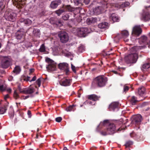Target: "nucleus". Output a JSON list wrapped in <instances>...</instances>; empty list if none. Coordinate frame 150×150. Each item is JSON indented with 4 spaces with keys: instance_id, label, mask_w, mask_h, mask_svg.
Wrapping results in <instances>:
<instances>
[{
    "instance_id": "nucleus-12",
    "label": "nucleus",
    "mask_w": 150,
    "mask_h": 150,
    "mask_svg": "<svg viewBox=\"0 0 150 150\" xmlns=\"http://www.w3.org/2000/svg\"><path fill=\"white\" fill-rule=\"evenodd\" d=\"M25 32L22 30H19L15 34L16 38L18 40H21L20 42L23 41Z\"/></svg>"
},
{
    "instance_id": "nucleus-13",
    "label": "nucleus",
    "mask_w": 150,
    "mask_h": 150,
    "mask_svg": "<svg viewBox=\"0 0 150 150\" xmlns=\"http://www.w3.org/2000/svg\"><path fill=\"white\" fill-rule=\"evenodd\" d=\"M13 4L18 8L22 7L25 4L26 0H12Z\"/></svg>"
},
{
    "instance_id": "nucleus-2",
    "label": "nucleus",
    "mask_w": 150,
    "mask_h": 150,
    "mask_svg": "<svg viewBox=\"0 0 150 150\" xmlns=\"http://www.w3.org/2000/svg\"><path fill=\"white\" fill-rule=\"evenodd\" d=\"M108 81L107 78L103 76L100 75L94 78L92 82V86L98 87H103L105 86Z\"/></svg>"
},
{
    "instance_id": "nucleus-37",
    "label": "nucleus",
    "mask_w": 150,
    "mask_h": 150,
    "mask_svg": "<svg viewBox=\"0 0 150 150\" xmlns=\"http://www.w3.org/2000/svg\"><path fill=\"white\" fill-rule=\"evenodd\" d=\"M55 25L57 27H60L63 25V23L60 20H57L55 23Z\"/></svg>"
},
{
    "instance_id": "nucleus-31",
    "label": "nucleus",
    "mask_w": 150,
    "mask_h": 150,
    "mask_svg": "<svg viewBox=\"0 0 150 150\" xmlns=\"http://www.w3.org/2000/svg\"><path fill=\"white\" fill-rule=\"evenodd\" d=\"M21 71V69L19 66H17L15 67L13 71V72L16 74H18Z\"/></svg>"
},
{
    "instance_id": "nucleus-32",
    "label": "nucleus",
    "mask_w": 150,
    "mask_h": 150,
    "mask_svg": "<svg viewBox=\"0 0 150 150\" xmlns=\"http://www.w3.org/2000/svg\"><path fill=\"white\" fill-rule=\"evenodd\" d=\"M33 33L36 36L40 37V33L39 29H34L33 30Z\"/></svg>"
},
{
    "instance_id": "nucleus-52",
    "label": "nucleus",
    "mask_w": 150,
    "mask_h": 150,
    "mask_svg": "<svg viewBox=\"0 0 150 150\" xmlns=\"http://www.w3.org/2000/svg\"><path fill=\"white\" fill-rule=\"evenodd\" d=\"M144 47V46H139L137 47H134L133 48V49H135L136 51H137V49H141L143 48Z\"/></svg>"
},
{
    "instance_id": "nucleus-57",
    "label": "nucleus",
    "mask_w": 150,
    "mask_h": 150,
    "mask_svg": "<svg viewBox=\"0 0 150 150\" xmlns=\"http://www.w3.org/2000/svg\"><path fill=\"white\" fill-rule=\"evenodd\" d=\"M83 2H84L86 4H88L90 2V0H83Z\"/></svg>"
},
{
    "instance_id": "nucleus-44",
    "label": "nucleus",
    "mask_w": 150,
    "mask_h": 150,
    "mask_svg": "<svg viewBox=\"0 0 150 150\" xmlns=\"http://www.w3.org/2000/svg\"><path fill=\"white\" fill-rule=\"evenodd\" d=\"M57 19L56 18H52L50 19V23L52 24L55 25V23L56 22H57Z\"/></svg>"
},
{
    "instance_id": "nucleus-48",
    "label": "nucleus",
    "mask_w": 150,
    "mask_h": 150,
    "mask_svg": "<svg viewBox=\"0 0 150 150\" xmlns=\"http://www.w3.org/2000/svg\"><path fill=\"white\" fill-rule=\"evenodd\" d=\"M41 78H39L36 81V83L38 85L39 87H40V86L41 82Z\"/></svg>"
},
{
    "instance_id": "nucleus-6",
    "label": "nucleus",
    "mask_w": 150,
    "mask_h": 150,
    "mask_svg": "<svg viewBox=\"0 0 150 150\" xmlns=\"http://www.w3.org/2000/svg\"><path fill=\"white\" fill-rule=\"evenodd\" d=\"M58 36L60 38L61 42L62 43H66L69 40L68 34L65 31H61L59 32L58 33Z\"/></svg>"
},
{
    "instance_id": "nucleus-61",
    "label": "nucleus",
    "mask_w": 150,
    "mask_h": 150,
    "mask_svg": "<svg viewBox=\"0 0 150 150\" xmlns=\"http://www.w3.org/2000/svg\"><path fill=\"white\" fill-rule=\"evenodd\" d=\"M36 78H36V76H34L33 78L30 81V82H31L32 81H35L36 80Z\"/></svg>"
},
{
    "instance_id": "nucleus-5",
    "label": "nucleus",
    "mask_w": 150,
    "mask_h": 150,
    "mask_svg": "<svg viewBox=\"0 0 150 150\" xmlns=\"http://www.w3.org/2000/svg\"><path fill=\"white\" fill-rule=\"evenodd\" d=\"M138 58V54L136 53L129 54L125 57V61L128 64L135 63Z\"/></svg>"
},
{
    "instance_id": "nucleus-29",
    "label": "nucleus",
    "mask_w": 150,
    "mask_h": 150,
    "mask_svg": "<svg viewBox=\"0 0 150 150\" xmlns=\"http://www.w3.org/2000/svg\"><path fill=\"white\" fill-rule=\"evenodd\" d=\"M110 19L112 20L114 22H117L118 21L119 18L117 17L115 14L113 13L112 14L110 17Z\"/></svg>"
},
{
    "instance_id": "nucleus-18",
    "label": "nucleus",
    "mask_w": 150,
    "mask_h": 150,
    "mask_svg": "<svg viewBox=\"0 0 150 150\" xmlns=\"http://www.w3.org/2000/svg\"><path fill=\"white\" fill-rule=\"evenodd\" d=\"M61 3L62 1L61 0L53 1L51 2L50 4V6L52 8H55L57 7L58 5L61 4Z\"/></svg>"
},
{
    "instance_id": "nucleus-23",
    "label": "nucleus",
    "mask_w": 150,
    "mask_h": 150,
    "mask_svg": "<svg viewBox=\"0 0 150 150\" xmlns=\"http://www.w3.org/2000/svg\"><path fill=\"white\" fill-rule=\"evenodd\" d=\"M98 27L100 29L108 28V23L106 22H103L98 24Z\"/></svg>"
},
{
    "instance_id": "nucleus-10",
    "label": "nucleus",
    "mask_w": 150,
    "mask_h": 150,
    "mask_svg": "<svg viewBox=\"0 0 150 150\" xmlns=\"http://www.w3.org/2000/svg\"><path fill=\"white\" fill-rule=\"evenodd\" d=\"M58 67L61 70L64 71L67 75L69 73V67L68 64L66 63H59L58 65Z\"/></svg>"
},
{
    "instance_id": "nucleus-1",
    "label": "nucleus",
    "mask_w": 150,
    "mask_h": 150,
    "mask_svg": "<svg viewBox=\"0 0 150 150\" xmlns=\"http://www.w3.org/2000/svg\"><path fill=\"white\" fill-rule=\"evenodd\" d=\"M112 123H109L108 120L101 122L96 129V131L99 133L101 135L105 136L114 134L117 131H121L122 128Z\"/></svg>"
},
{
    "instance_id": "nucleus-28",
    "label": "nucleus",
    "mask_w": 150,
    "mask_h": 150,
    "mask_svg": "<svg viewBox=\"0 0 150 150\" xmlns=\"http://www.w3.org/2000/svg\"><path fill=\"white\" fill-rule=\"evenodd\" d=\"M150 67L149 63H146L143 64L141 69L142 71H144L145 70L149 68Z\"/></svg>"
},
{
    "instance_id": "nucleus-62",
    "label": "nucleus",
    "mask_w": 150,
    "mask_h": 150,
    "mask_svg": "<svg viewBox=\"0 0 150 150\" xmlns=\"http://www.w3.org/2000/svg\"><path fill=\"white\" fill-rule=\"evenodd\" d=\"M27 114H28V115L29 117H31V112L30 111L28 110V111Z\"/></svg>"
},
{
    "instance_id": "nucleus-21",
    "label": "nucleus",
    "mask_w": 150,
    "mask_h": 150,
    "mask_svg": "<svg viewBox=\"0 0 150 150\" xmlns=\"http://www.w3.org/2000/svg\"><path fill=\"white\" fill-rule=\"evenodd\" d=\"M147 37L145 35H143L140 37L139 40L140 44H145L147 43Z\"/></svg>"
},
{
    "instance_id": "nucleus-7",
    "label": "nucleus",
    "mask_w": 150,
    "mask_h": 150,
    "mask_svg": "<svg viewBox=\"0 0 150 150\" xmlns=\"http://www.w3.org/2000/svg\"><path fill=\"white\" fill-rule=\"evenodd\" d=\"M5 18L7 20L14 21L16 17V14L12 11H7L4 15Z\"/></svg>"
},
{
    "instance_id": "nucleus-27",
    "label": "nucleus",
    "mask_w": 150,
    "mask_h": 150,
    "mask_svg": "<svg viewBox=\"0 0 150 150\" xmlns=\"http://www.w3.org/2000/svg\"><path fill=\"white\" fill-rule=\"evenodd\" d=\"M138 101L137 98L134 96H132L130 100V103L132 105H135Z\"/></svg>"
},
{
    "instance_id": "nucleus-22",
    "label": "nucleus",
    "mask_w": 150,
    "mask_h": 150,
    "mask_svg": "<svg viewBox=\"0 0 150 150\" xmlns=\"http://www.w3.org/2000/svg\"><path fill=\"white\" fill-rule=\"evenodd\" d=\"M118 106V103L117 102L112 103L109 105V109L110 110H114L117 108Z\"/></svg>"
},
{
    "instance_id": "nucleus-35",
    "label": "nucleus",
    "mask_w": 150,
    "mask_h": 150,
    "mask_svg": "<svg viewBox=\"0 0 150 150\" xmlns=\"http://www.w3.org/2000/svg\"><path fill=\"white\" fill-rule=\"evenodd\" d=\"M65 11V10L64 9V8L63 9H60L57 10L55 11V13H56L58 16H59L61 15V14Z\"/></svg>"
},
{
    "instance_id": "nucleus-54",
    "label": "nucleus",
    "mask_w": 150,
    "mask_h": 150,
    "mask_svg": "<svg viewBox=\"0 0 150 150\" xmlns=\"http://www.w3.org/2000/svg\"><path fill=\"white\" fill-rule=\"evenodd\" d=\"M71 68L72 71L74 73H76V68L72 64H71Z\"/></svg>"
},
{
    "instance_id": "nucleus-30",
    "label": "nucleus",
    "mask_w": 150,
    "mask_h": 150,
    "mask_svg": "<svg viewBox=\"0 0 150 150\" xmlns=\"http://www.w3.org/2000/svg\"><path fill=\"white\" fill-rule=\"evenodd\" d=\"M75 5L81 6L83 5V0H73Z\"/></svg>"
},
{
    "instance_id": "nucleus-24",
    "label": "nucleus",
    "mask_w": 150,
    "mask_h": 150,
    "mask_svg": "<svg viewBox=\"0 0 150 150\" xmlns=\"http://www.w3.org/2000/svg\"><path fill=\"white\" fill-rule=\"evenodd\" d=\"M63 8L65 10V11L72 12L74 10V8L71 7L70 5H64Z\"/></svg>"
},
{
    "instance_id": "nucleus-8",
    "label": "nucleus",
    "mask_w": 150,
    "mask_h": 150,
    "mask_svg": "<svg viewBox=\"0 0 150 150\" xmlns=\"http://www.w3.org/2000/svg\"><path fill=\"white\" fill-rule=\"evenodd\" d=\"M46 61L48 63L46 68L49 71H53L56 70V64L54 61L49 58H47L46 59Z\"/></svg>"
},
{
    "instance_id": "nucleus-38",
    "label": "nucleus",
    "mask_w": 150,
    "mask_h": 150,
    "mask_svg": "<svg viewBox=\"0 0 150 150\" xmlns=\"http://www.w3.org/2000/svg\"><path fill=\"white\" fill-rule=\"evenodd\" d=\"M30 77L29 76H27L26 77L25 76H23L21 77V79H23V80L28 81H30Z\"/></svg>"
},
{
    "instance_id": "nucleus-53",
    "label": "nucleus",
    "mask_w": 150,
    "mask_h": 150,
    "mask_svg": "<svg viewBox=\"0 0 150 150\" xmlns=\"http://www.w3.org/2000/svg\"><path fill=\"white\" fill-rule=\"evenodd\" d=\"M18 90L20 91V92L21 93H23V91H24V89H21V88L20 86H18Z\"/></svg>"
},
{
    "instance_id": "nucleus-17",
    "label": "nucleus",
    "mask_w": 150,
    "mask_h": 150,
    "mask_svg": "<svg viewBox=\"0 0 150 150\" xmlns=\"http://www.w3.org/2000/svg\"><path fill=\"white\" fill-rule=\"evenodd\" d=\"M100 98V96L95 94H91L87 96V98L88 99L91 100L94 102L99 100Z\"/></svg>"
},
{
    "instance_id": "nucleus-40",
    "label": "nucleus",
    "mask_w": 150,
    "mask_h": 150,
    "mask_svg": "<svg viewBox=\"0 0 150 150\" xmlns=\"http://www.w3.org/2000/svg\"><path fill=\"white\" fill-rule=\"evenodd\" d=\"M133 144L132 142L131 141H129L127 142L125 145L126 147H129Z\"/></svg>"
},
{
    "instance_id": "nucleus-4",
    "label": "nucleus",
    "mask_w": 150,
    "mask_h": 150,
    "mask_svg": "<svg viewBox=\"0 0 150 150\" xmlns=\"http://www.w3.org/2000/svg\"><path fill=\"white\" fill-rule=\"evenodd\" d=\"M73 33L77 36L84 37L87 34L89 33V31L87 28H81L74 30Z\"/></svg>"
},
{
    "instance_id": "nucleus-26",
    "label": "nucleus",
    "mask_w": 150,
    "mask_h": 150,
    "mask_svg": "<svg viewBox=\"0 0 150 150\" xmlns=\"http://www.w3.org/2000/svg\"><path fill=\"white\" fill-rule=\"evenodd\" d=\"M145 89L143 87H139L138 90V94L141 96H142L144 94Z\"/></svg>"
},
{
    "instance_id": "nucleus-55",
    "label": "nucleus",
    "mask_w": 150,
    "mask_h": 150,
    "mask_svg": "<svg viewBox=\"0 0 150 150\" xmlns=\"http://www.w3.org/2000/svg\"><path fill=\"white\" fill-rule=\"evenodd\" d=\"M4 6L3 2L0 1V10H2L4 7Z\"/></svg>"
},
{
    "instance_id": "nucleus-43",
    "label": "nucleus",
    "mask_w": 150,
    "mask_h": 150,
    "mask_svg": "<svg viewBox=\"0 0 150 150\" xmlns=\"http://www.w3.org/2000/svg\"><path fill=\"white\" fill-rule=\"evenodd\" d=\"M6 109L5 107H0V114H3L5 112Z\"/></svg>"
},
{
    "instance_id": "nucleus-51",
    "label": "nucleus",
    "mask_w": 150,
    "mask_h": 150,
    "mask_svg": "<svg viewBox=\"0 0 150 150\" xmlns=\"http://www.w3.org/2000/svg\"><path fill=\"white\" fill-rule=\"evenodd\" d=\"M129 5V2H126L123 3L122 4V7H127Z\"/></svg>"
},
{
    "instance_id": "nucleus-56",
    "label": "nucleus",
    "mask_w": 150,
    "mask_h": 150,
    "mask_svg": "<svg viewBox=\"0 0 150 150\" xmlns=\"http://www.w3.org/2000/svg\"><path fill=\"white\" fill-rule=\"evenodd\" d=\"M82 91V89H79L78 91V97L79 98H80V96L81 94V91Z\"/></svg>"
},
{
    "instance_id": "nucleus-41",
    "label": "nucleus",
    "mask_w": 150,
    "mask_h": 150,
    "mask_svg": "<svg viewBox=\"0 0 150 150\" xmlns=\"http://www.w3.org/2000/svg\"><path fill=\"white\" fill-rule=\"evenodd\" d=\"M75 105H70L67 108H66V110L67 111H71L72 110L74 107H75Z\"/></svg>"
},
{
    "instance_id": "nucleus-11",
    "label": "nucleus",
    "mask_w": 150,
    "mask_h": 150,
    "mask_svg": "<svg viewBox=\"0 0 150 150\" xmlns=\"http://www.w3.org/2000/svg\"><path fill=\"white\" fill-rule=\"evenodd\" d=\"M142 120V116L140 114H137L133 117L132 122L135 125H138L140 123Z\"/></svg>"
},
{
    "instance_id": "nucleus-14",
    "label": "nucleus",
    "mask_w": 150,
    "mask_h": 150,
    "mask_svg": "<svg viewBox=\"0 0 150 150\" xmlns=\"http://www.w3.org/2000/svg\"><path fill=\"white\" fill-rule=\"evenodd\" d=\"M71 82V79H67L63 78L59 82L60 85L63 86H70Z\"/></svg>"
},
{
    "instance_id": "nucleus-64",
    "label": "nucleus",
    "mask_w": 150,
    "mask_h": 150,
    "mask_svg": "<svg viewBox=\"0 0 150 150\" xmlns=\"http://www.w3.org/2000/svg\"><path fill=\"white\" fill-rule=\"evenodd\" d=\"M88 103L89 104L93 105L95 104V103H93L92 101H90L88 102Z\"/></svg>"
},
{
    "instance_id": "nucleus-20",
    "label": "nucleus",
    "mask_w": 150,
    "mask_h": 150,
    "mask_svg": "<svg viewBox=\"0 0 150 150\" xmlns=\"http://www.w3.org/2000/svg\"><path fill=\"white\" fill-rule=\"evenodd\" d=\"M35 91V89L33 87H29L25 88L24 91H23V94H31L33 93Z\"/></svg>"
},
{
    "instance_id": "nucleus-47",
    "label": "nucleus",
    "mask_w": 150,
    "mask_h": 150,
    "mask_svg": "<svg viewBox=\"0 0 150 150\" xmlns=\"http://www.w3.org/2000/svg\"><path fill=\"white\" fill-rule=\"evenodd\" d=\"M13 96L16 99H17L19 98V96L16 91H14L13 94Z\"/></svg>"
},
{
    "instance_id": "nucleus-25",
    "label": "nucleus",
    "mask_w": 150,
    "mask_h": 150,
    "mask_svg": "<svg viewBox=\"0 0 150 150\" xmlns=\"http://www.w3.org/2000/svg\"><path fill=\"white\" fill-rule=\"evenodd\" d=\"M142 20L146 21L150 20V14L148 12L144 13L142 16Z\"/></svg>"
},
{
    "instance_id": "nucleus-46",
    "label": "nucleus",
    "mask_w": 150,
    "mask_h": 150,
    "mask_svg": "<svg viewBox=\"0 0 150 150\" xmlns=\"http://www.w3.org/2000/svg\"><path fill=\"white\" fill-rule=\"evenodd\" d=\"M69 18V15L68 14H66L62 16L63 19L65 21L67 20Z\"/></svg>"
},
{
    "instance_id": "nucleus-49",
    "label": "nucleus",
    "mask_w": 150,
    "mask_h": 150,
    "mask_svg": "<svg viewBox=\"0 0 150 150\" xmlns=\"http://www.w3.org/2000/svg\"><path fill=\"white\" fill-rule=\"evenodd\" d=\"M6 89V87L5 86H4L3 85H0V91H5Z\"/></svg>"
},
{
    "instance_id": "nucleus-15",
    "label": "nucleus",
    "mask_w": 150,
    "mask_h": 150,
    "mask_svg": "<svg viewBox=\"0 0 150 150\" xmlns=\"http://www.w3.org/2000/svg\"><path fill=\"white\" fill-rule=\"evenodd\" d=\"M142 32V29L140 26L136 25L133 27L132 33L133 34L139 36L141 34Z\"/></svg>"
},
{
    "instance_id": "nucleus-9",
    "label": "nucleus",
    "mask_w": 150,
    "mask_h": 150,
    "mask_svg": "<svg viewBox=\"0 0 150 150\" xmlns=\"http://www.w3.org/2000/svg\"><path fill=\"white\" fill-rule=\"evenodd\" d=\"M11 64L10 59L6 57H3L1 59V65L2 68L6 69L8 68Z\"/></svg>"
},
{
    "instance_id": "nucleus-36",
    "label": "nucleus",
    "mask_w": 150,
    "mask_h": 150,
    "mask_svg": "<svg viewBox=\"0 0 150 150\" xmlns=\"http://www.w3.org/2000/svg\"><path fill=\"white\" fill-rule=\"evenodd\" d=\"M14 111L13 108H11L9 109V115L11 118H12L14 116Z\"/></svg>"
},
{
    "instance_id": "nucleus-33",
    "label": "nucleus",
    "mask_w": 150,
    "mask_h": 150,
    "mask_svg": "<svg viewBox=\"0 0 150 150\" xmlns=\"http://www.w3.org/2000/svg\"><path fill=\"white\" fill-rule=\"evenodd\" d=\"M141 134L140 133H136L134 132H133L130 133V136L131 137H135L137 138H139L140 137Z\"/></svg>"
},
{
    "instance_id": "nucleus-16",
    "label": "nucleus",
    "mask_w": 150,
    "mask_h": 150,
    "mask_svg": "<svg viewBox=\"0 0 150 150\" xmlns=\"http://www.w3.org/2000/svg\"><path fill=\"white\" fill-rule=\"evenodd\" d=\"M20 23H23L26 26H29L31 24L32 21L28 18H21L18 21V24Z\"/></svg>"
},
{
    "instance_id": "nucleus-42",
    "label": "nucleus",
    "mask_w": 150,
    "mask_h": 150,
    "mask_svg": "<svg viewBox=\"0 0 150 150\" xmlns=\"http://www.w3.org/2000/svg\"><path fill=\"white\" fill-rule=\"evenodd\" d=\"M78 51L79 52H82L85 50V47L83 45H81L78 47Z\"/></svg>"
},
{
    "instance_id": "nucleus-34",
    "label": "nucleus",
    "mask_w": 150,
    "mask_h": 150,
    "mask_svg": "<svg viewBox=\"0 0 150 150\" xmlns=\"http://www.w3.org/2000/svg\"><path fill=\"white\" fill-rule=\"evenodd\" d=\"M96 19L93 18H88L86 20V22L88 24L90 25L91 23H94L96 21Z\"/></svg>"
},
{
    "instance_id": "nucleus-60",
    "label": "nucleus",
    "mask_w": 150,
    "mask_h": 150,
    "mask_svg": "<svg viewBox=\"0 0 150 150\" xmlns=\"http://www.w3.org/2000/svg\"><path fill=\"white\" fill-rule=\"evenodd\" d=\"M13 77L12 76H10L8 78V80L10 81H11L13 80Z\"/></svg>"
},
{
    "instance_id": "nucleus-19",
    "label": "nucleus",
    "mask_w": 150,
    "mask_h": 150,
    "mask_svg": "<svg viewBox=\"0 0 150 150\" xmlns=\"http://www.w3.org/2000/svg\"><path fill=\"white\" fill-rule=\"evenodd\" d=\"M129 34L127 31L125 30L122 32L120 34L117 35L115 38V40L118 38L120 36H121L122 38H125L128 36Z\"/></svg>"
},
{
    "instance_id": "nucleus-58",
    "label": "nucleus",
    "mask_w": 150,
    "mask_h": 150,
    "mask_svg": "<svg viewBox=\"0 0 150 150\" xmlns=\"http://www.w3.org/2000/svg\"><path fill=\"white\" fill-rule=\"evenodd\" d=\"M22 96L23 97V99L24 100H25V99H27L28 98H29L30 97V96H31V97H33V96H28V95L27 96Z\"/></svg>"
},
{
    "instance_id": "nucleus-3",
    "label": "nucleus",
    "mask_w": 150,
    "mask_h": 150,
    "mask_svg": "<svg viewBox=\"0 0 150 150\" xmlns=\"http://www.w3.org/2000/svg\"><path fill=\"white\" fill-rule=\"evenodd\" d=\"M102 6H98L93 9L94 13L96 14H99L103 12L105 9L108 8L110 4L106 1H103L101 2Z\"/></svg>"
},
{
    "instance_id": "nucleus-50",
    "label": "nucleus",
    "mask_w": 150,
    "mask_h": 150,
    "mask_svg": "<svg viewBox=\"0 0 150 150\" xmlns=\"http://www.w3.org/2000/svg\"><path fill=\"white\" fill-rule=\"evenodd\" d=\"M62 120V118L61 117H58L55 118V121L57 122H59Z\"/></svg>"
},
{
    "instance_id": "nucleus-39",
    "label": "nucleus",
    "mask_w": 150,
    "mask_h": 150,
    "mask_svg": "<svg viewBox=\"0 0 150 150\" xmlns=\"http://www.w3.org/2000/svg\"><path fill=\"white\" fill-rule=\"evenodd\" d=\"M39 50L41 52H43L45 51V47L44 44L41 46Z\"/></svg>"
},
{
    "instance_id": "nucleus-63",
    "label": "nucleus",
    "mask_w": 150,
    "mask_h": 150,
    "mask_svg": "<svg viewBox=\"0 0 150 150\" xmlns=\"http://www.w3.org/2000/svg\"><path fill=\"white\" fill-rule=\"evenodd\" d=\"M9 97V95L8 94H6V95L4 97V99L5 100H6Z\"/></svg>"
},
{
    "instance_id": "nucleus-59",
    "label": "nucleus",
    "mask_w": 150,
    "mask_h": 150,
    "mask_svg": "<svg viewBox=\"0 0 150 150\" xmlns=\"http://www.w3.org/2000/svg\"><path fill=\"white\" fill-rule=\"evenodd\" d=\"M34 69H30V73L29 75H30L34 71Z\"/></svg>"
},
{
    "instance_id": "nucleus-45",
    "label": "nucleus",
    "mask_w": 150,
    "mask_h": 150,
    "mask_svg": "<svg viewBox=\"0 0 150 150\" xmlns=\"http://www.w3.org/2000/svg\"><path fill=\"white\" fill-rule=\"evenodd\" d=\"M129 87L126 85H125L123 87V92L126 93L129 89Z\"/></svg>"
}]
</instances>
